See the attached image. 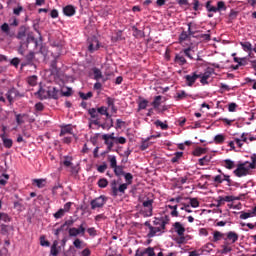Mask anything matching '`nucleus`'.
Segmentation results:
<instances>
[{
  "label": "nucleus",
  "mask_w": 256,
  "mask_h": 256,
  "mask_svg": "<svg viewBox=\"0 0 256 256\" xmlns=\"http://www.w3.org/2000/svg\"><path fill=\"white\" fill-rule=\"evenodd\" d=\"M23 97H25V94L17 90L15 87H12L6 93V99L9 101L10 105H13L15 99H23Z\"/></svg>",
  "instance_id": "1"
},
{
  "label": "nucleus",
  "mask_w": 256,
  "mask_h": 256,
  "mask_svg": "<svg viewBox=\"0 0 256 256\" xmlns=\"http://www.w3.org/2000/svg\"><path fill=\"white\" fill-rule=\"evenodd\" d=\"M105 203H107V197H105L104 195H101V196L91 200V202H90L91 209L92 210L101 209L105 206Z\"/></svg>",
  "instance_id": "2"
},
{
  "label": "nucleus",
  "mask_w": 256,
  "mask_h": 256,
  "mask_svg": "<svg viewBox=\"0 0 256 256\" xmlns=\"http://www.w3.org/2000/svg\"><path fill=\"white\" fill-rule=\"evenodd\" d=\"M17 125H24V123H35V118H30L29 114H16Z\"/></svg>",
  "instance_id": "3"
},
{
  "label": "nucleus",
  "mask_w": 256,
  "mask_h": 256,
  "mask_svg": "<svg viewBox=\"0 0 256 256\" xmlns=\"http://www.w3.org/2000/svg\"><path fill=\"white\" fill-rule=\"evenodd\" d=\"M233 173L236 177H247L249 175V168L245 167V163H241L237 165Z\"/></svg>",
  "instance_id": "4"
},
{
  "label": "nucleus",
  "mask_w": 256,
  "mask_h": 256,
  "mask_svg": "<svg viewBox=\"0 0 256 256\" xmlns=\"http://www.w3.org/2000/svg\"><path fill=\"white\" fill-rule=\"evenodd\" d=\"M85 222L82 223L78 228H69L68 235L69 237H77V235H85Z\"/></svg>",
  "instance_id": "5"
},
{
  "label": "nucleus",
  "mask_w": 256,
  "mask_h": 256,
  "mask_svg": "<svg viewBox=\"0 0 256 256\" xmlns=\"http://www.w3.org/2000/svg\"><path fill=\"white\" fill-rule=\"evenodd\" d=\"M90 77L93 76V79L94 81H103V83H105V81H107V79H105L103 77V72L101 71V69L97 68V67H93L91 70H90V73H89Z\"/></svg>",
  "instance_id": "6"
},
{
  "label": "nucleus",
  "mask_w": 256,
  "mask_h": 256,
  "mask_svg": "<svg viewBox=\"0 0 256 256\" xmlns=\"http://www.w3.org/2000/svg\"><path fill=\"white\" fill-rule=\"evenodd\" d=\"M223 181H226L228 183V187H231V183H233V181L231 180V176L222 173L221 175H216L214 177V183H223Z\"/></svg>",
  "instance_id": "7"
},
{
  "label": "nucleus",
  "mask_w": 256,
  "mask_h": 256,
  "mask_svg": "<svg viewBox=\"0 0 256 256\" xmlns=\"http://www.w3.org/2000/svg\"><path fill=\"white\" fill-rule=\"evenodd\" d=\"M142 205L147 209L145 211V217H151L153 215V199L145 200Z\"/></svg>",
  "instance_id": "8"
},
{
  "label": "nucleus",
  "mask_w": 256,
  "mask_h": 256,
  "mask_svg": "<svg viewBox=\"0 0 256 256\" xmlns=\"http://www.w3.org/2000/svg\"><path fill=\"white\" fill-rule=\"evenodd\" d=\"M200 77L201 75H198L197 72H193L192 74L186 75L185 79L188 87H193V84L195 83V81L200 79Z\"/></svg>",
  "instance_id": "9"
},
{
  "label": "nucleus",
  "mask_w": 256,
  "mask_h": 256,
  "mask_svg": "<svg viewBox=\"0 0 256 256\" xmlns=\"http://www.w3.org/2000/svg\"><path fill=\"white\" fill-rule=\"evenodd\" d=\"M191 25L192 23H188V33L187 31H183L181 34H180V41H187V39L189 38V35H195V33H197V31L193 30L191 28Z\"/></svg>",
  "instance_id": "10"
},
{
  "label": "nucleus",
  "mask_w": 256,
  "mask_h": 256,
  "mask_svg": "<svg viewBox=\"0 0 256 256\" xmlns=\"http://www.w3.org/2000/svg\"><path fill=\"white\" fill-rule=\"evenodd\" d=\"M88 114L90 115L93 125H99V112L95 108L88 109Z\"/></svg>",
  "instance_id": "11"
},
{
  "label": "nucleus",
  "mask_w": 256,
  "mask_h": 256,
  "mask_svg": "<svg viewBox=\"0 0 256 256\" xmlns=\"http://www.w3.org/2000/svg\"><path fill=\"white\" fill-rule=\"evenodd\" d=\"M173 229L178 236L185 235V227L183 224H181V222H175L173 224Z\"/></svg>",
  "instance_id": "12"
},
{
  "label": "nucleus",
  "mask_w": 256,
  "mask_h": 256,
  "mask_svg": "<svg viewBox=\"0 0 256 256\" xmlns=\"http://www.w3.org/2000/svg\"><path fill=\"white\" fill-rule=\"evenodd\" d=\"M168 221H169V219H167V216H166V220H165V218H155L153 221V224L159 225V226H157L158 228L165 230V227H166Z\"/></svg>",
  "instance_id": "13"
},
{
  "label": "nucleus",
  "mask_w": 256,
  "mask_h": 256,
  "mask_svg": "<svg viewBox=\"0 0 256 256\" xmlns=\"http://www.w3.org/2000/svg\"><path fill=\"white\" fill-rule=\"evenodd\" d=\"M99 49V40H97V38H93L88 46V51L90 53H95V51H97Z\"/></svg>",
  "instance_id": "14"
},
{
  "label": "nucleus",
  "mask_w": 256,
  "mask_h": 256,
  "mask_svg": "<svg viewBox=\"0 0 256 256\" xmlns=\"http://www.w3.org/2000/svg\"><path fill=\"white\" fill-rule=\"evenodd\" d=\"M36 97H38V99H41V101H43V99H49V90H45L42 87H40V89L35 93Z\"/></svg>",
  "instance_id": "15"
},
{
  "label": "nucleus",
  "mask_w": 256,
  "mask_h": 256,
  "mask_svg": "<svg viewBox=\"0 0 256 256\" xmlns=\"http://www.w3.org/2000/svg\"><path fill=\"white\" fill-rule=\"evenodd\" d=\"M63 13L64 15H66V17H73V15H75L76 10H75V6L73 5H67L63 8Z\"/></svg>",
  "instance_id": "16"
},
{
  "label": "nucleus",
  "mask_w": 256,
  "mask_h": 256,
  "mask_svg": "<svg viewBox=\"0 0 256 256\" xmlns=\"http://www.w3.org/2000/svg\"><path fill=\"white\" fill-rule=\"evenodd\" d=\"M102 139H103L105 145L107 146V153H109L110 151H113L115 141L107 138V136H102Z\"/></svg>",
  "instance_id": "17"
},
{
  "label": "nucleus",
  "mask_w": 256,
  "mask_h": 256,
  "mask_svg": "<svg viewBox=\"0 0 256 256\" xmlns=\"http://www.w3.org/2000/svg\"><path fill=\"white\" fill-rule=\"evenodd\" d=\"M27 26H21L17 33V39H22V41L27 37Z\"/></svg>",
  "instance_id": "18"
},
{
  "label": "nucleus",
  "mask_w": 256,
  "mask_h": 256,
  "mask_svg": "<svg viewBox=\"0 0 256 256\" xmlns=\"http://www.w3.org/2000/svg\"><path fill=\"white\" fill-rule=\"evenodd\" d=\"M211 159H213V156L206 155L203 158H200L198 160V163H199L200 167H204V165H209V163H211Z\"/></svg>",
  "instance_id": "19"
},
{
  "label": "nucleus",
  "mask_w": 256,
  "mask_h": 256,
  "mask_svg": "<svg viewBox=\"0 0 256 256\" xmlns=\"http://www.w3.org/2000/svg\"><path fill=\"white\" fill-rule=\"evenodd\" d=\"M72 135L73 134V128H71V125H66L61 128L60 131V137H64V135Z\"/></svg>",
  "instance_id": "20"
},
{
  "label": "nucleus",
  "mask_w": 256,
  "mask_h": 256,
  "mask_svg": "<svg viewBox=\"0 0 256 256\" xmlns=\"http://www.w3.org/2000/svg\"><path fill=\"white\" fill-rule=\"evenodd\" d=\"M227 239L228 241H232V243H237L239 241V234L236 232L230 231L227 233Z\"/></svg>",
  "instance_id": "21"
},
{
  "label": "nucleus",
  "mask_w": 256,
  "mask_h": 256,
  "mask_svg": "<svg viewBox=\"0 0 256 256\" xmlns=\"http://www.w3.org/2000/svg\"><path fill=\"white\" fill-rule=\"evenodd\" d=\"M160 231H163V229L152 226V227H150V230H149V232L147 234V237L149 239H152V237H155L157 235V233H160Z\"/></svg>",
  "instance_id": "22"
},
{
  "label": "nucleus",
  "mask_w": 256,
  "mask_h": 256,
  "mask_svg": "<svg viewBox=\"0 0 256 256\" xmlns=\"http://www.w3.org/2000/svg\"><path fill=\"white\" fill-rule=\"evenodd\" d=\"M2 142H3V146L6 149H11V147H13V139L7 138L5 137V135L2 136Z\"/></svg>",
  "instance_id": "23"
},
{
  "label": "nucleus",
  "mask_w": 256,
  "mask_h": 256,
  "mask_svg": "<svg viewBox=\"0 0 256 256\" xmlns=\"http://www.w3.org/2000/svg\"><path fill=\"white\" fill-rule=\"evenodd\" d=\"M48 97L50 99H59V90L57 88L53 87L48 90Z\"/></svg>",
  "instance_id": "24"
},
{
  "label": "nucleus",
  "mask_w": 256,
  "mask_h": 256,
  "mask_svg": "<svg viewBox=\"0 0 256 256\" xmlns=\"http://www.w3.org/2000/svg\"><path fill=\"white\" fill-rule=\"evenodd\" d=\"M223 167H225V169H235V162L231 159H225L223 160Z\"/></svg>",
  "instance_id": "25"
},
{
  "label": "nucleus",
  "mask_w": 256,
  "mask_h": 256,
  "mask_svg": "<svg viewBox=\"0 0 256 256\" xmlns=\"http://www.w3.org/2000/svg\"><path fill=\"white\" fill-rule=\"evenodd\" d=\"M111 187V195L112 197H117L119 195V190L117 188V182L114 180L110 184Z\"/></svg>",
  "instance_id": "26"
},
{
  "label": "nucleus",
  "mask_w": 256,
  "mask_h": 256,
  "mask_svg": "<svg viewBox=\"0 0 256 256\" xmlns=\"http://www.w3.org/2000/svg\"><path fill=\"white\" fill-rule=\"evenodd\" d=\"M174 61L178 65H185L187 63V60L185 59V56H183L181 54H176Z\"/></svg>",
  "instance_id": "27"
},
{
  "label": "nucleus",
  "mask_w": 256,
  "mask_h": 256,
  "mask_svg": "<svg viewBox=\"0 0 256 256\" xmlns=\"http://www.w3.org/2000/svg\"><path fill=\"white\" fill-rule=\"evenodd\" d=\"M240 45L246 53L253 51V45L251 42H240Z\"/></svg>",
  "instance_id": "28"
},
{
  "label": "nucleus",
  "mask_w": 256,
  "mask_h": 256,
  "mask_svg": "<svg viewBox=\"0 0 256 256\" xmlns=\"http://www.w3.org/2000/svg\"><path fill=\"white\" fill-rule=\"evenodd\" d=\"M39 78L37 77V75H32L27 77L26 81L28 83V85H30V87H35V85H37V80Z\"/></svg>",
  "instance_id": "29"
},
{
  "label": "nucleus",
  "mask_w": 256,
  "mask_h": 256,
  "mask_svg": "<svg viewBox=\"0 0 256 256\" xmlns=\"http://www.w3.org/2000/svg\"><path fill=\"white\" fill-rule=\"evenodd\" d=\"M241 197H245V194H241L240 196H225L224 197V201H226V203H231L233 201H241Z\"/></svg>",
  "instance_id": "30"
},
{
  "label": "nucleus",
  "mask_w": 256,
  "mask_h": 256,
  "mask_svg": "<svg viewBox=\"0 0 256 256\" xmlns=\"http://www.w3.org/2000/svg\"><path fill=\"white\" fill-rule=\"evenodd\" d=\"M205 153H207V148H202V147H197L194 151H193V155L195 157H201V155H205Z\"/></svg>",
  "instance_id": "31"
},
{
  "label": "nucleus",
  "mask_w": 256,
  "mask_h": 256,
  "mask_svg": "<svg viewBox=\"0 0 256 256\" xmlns=\"http://www.w3.org/2000/svg\"><path fill=\"white\" fill-rule=\"evenodd\" d=\"M57 245H59V242L55 240L51 246L50 253L53 256H58L59 255V250L57 249Z\"/></svg>",
  "instance_id": "32"
},
{
  "label": "nucleus",
  "mask_w": 256,
  "mask_h": 256,
  "mask_svg": "<svg viewBox=\"0 0 256 256\" xmlns=\"http://www.w3.org/2000/svg\"><path fill=\"white\" fill-rule=\"evenodd\" d=\"M33 183H35L36 186L39 189H43V187H45V184L47 183V180H45V179H34Z\"/></svg>",
  "instance_id": "33"
},
{
  "label": "nucleus",
  "mask_w": 256,
  "mask_h": 256,
  "mask_svg": "<svg viewBox=\"0 0 256 256\" xmlns=\"http://www.w3.org/2000/svg\"><path fill=\"white\" fill-rule=\"evenodd\" d=\"M123 176H124V179L126 181V185H132V183H133V174L124 172Z\"/></svg>",
  "instance_id": "34"
},
{
  "label": "nucleus",
  "mask_w": 256,
  "mask_h": 256,
  "mask_svg": "<svg viewBox=\"0 0 256 256\" xmlns=\"http://www.w3.org/2000/svg\"><path fill=\"white\" fill-rule=\"evenodd\" d=\"M222 239H223V233H221L219 231H214L213 242L217 243V241H221Z\"/></svg>",
  "instance_id": "35"
},
{
  "label": "nucleus",
  "mask_w": 256,
  "mask_h": 256,
  "mask_svg": "<svg viewBox=\"0 0 256 256\" xmlns=\"http://www.w3.org/2000/svg\"><path fill=\"white\" fill-rule=\"evenodd\" d=\"M79 97L80 99H83V101H87L88 99H91V97H93V92H88V93H83V92H79Z\"/></svg>",
  "instance_id": "36"
},
{
  "label": "nucleus",
  "mask_w": 256,
  "mask_h": 256,
  "mask_svg": "<svg viewBox=\"0 0 256 256\" xmlns=\"http://www.w3.org/2000/svg\"><path fill=\"white\" fill-rule=\"evenodd\" d=\"M149 105V101L148 100H141L139 103H138V111H141L143 109H147V106Z\"/></svg>",
  "instance_id": "37"
},
{
  "label": "nucleus",
  "mask_w": 256,
  "mask_h": 256,
  "mask_svg": "<svg viewBox=\"0 0 256 256\" xmlns=\"http://www.w3.org/2000/svg\"><path fill=\"white\" fill-rule=\"evenodd\" d=\"M179 205H168V209H172L171 216L172 217H179V212L177 211V208Z\"/></svg>",
  "instance_id": "38"
},
{
  "label": "nucleus",
  "mask_w": 256,
  "mask_h": 256,
  "mask_svg": "<svg viewBox=\"0 0 256 256\" xmlns=\"http://www.w3.org/2000/svg\"><path fill=\"white\" fill-rule=\"evenodd\" d=\"M206 9L208 13H217V7L211 5V1L206 2Z\"/></svg>",
  "instance_id": "39"
},
{
  "label": "nucleus",
  "mask_w": 256,
  "mask_h": 256,
  "mask_svg": "<svg viewBox=\"0 0 256 256\" xmlns=\"http://www.w3.org/2000/svg\"><path fill=\"white\" fill-rule=\"evenodd\" d=\"M115 145H125V143H127V138L120 136V137H116V139L114 140Z\"/></svg>",
  "instance_id": "40"
},
{
  "label": "nucleus",
  "mask_w": 256,
  "mask_h": 256,
  "mask_svg": "<svg viewBox=\"0 0 256 256\" xmlns=\"http://www.w3.org/2000/svg\"><path fill=\"white\" fill-rule=\"evenodd\" d=\"M114 169V173L116 175V177H121V175L125 174V171L123 170V166H117Z\"/></svg>",
  "instance_id": "41"
},
{
  "label": "nucleus",
  "mask_w": 256,
  "mask_h": 256,
  "mask_svg": "<svg viewBox=\"0 0 256 256\" xmlns=\"http://www.w3.org/2000/svg\"><path fill=\"white\" fill-rule=\"evenodd\" d=\"M0 221H4V223L11 222V217H9V214L0 212Z\"/></svg>",
  "instance_id": "42"
},
{
  "label": "nucleus",
  "mask_w": 256,
  "mask_h": 256,
  "mask_svg": "<svg viewBox=\"0 0 256 256\" xmlns=\"http://www.w3.org/2000/svg\"><path fill=\"white\" fill-rule=\"evenodd\" d=\"M155 125L156 127H160L163 131H167V129H169V125L163 123L161 120H156Z\"/></svg>",
  "instance_id": "43"
},
{
  "label": "nucleus",
  "mask_w": 256,
  "mask_h": 256,
  "mask_svg": "<svg viewBox=\"0 0 256 256\" xmlns=\"http://www.w3.org/2000/svg\"><path fill=\"white\" fill-rule=\"evenodd\" d=\"M107 185H109V181H107L106 178H102L98 180V187H100V189H105Z\"/></svg>",
  "instance_id": "44"
},
{
  "label": "nucleus",
  "mask_w": 256,
  "mask_h": 256,
  "mask_svg": "<svg viewBox=\"0 0 256 256\" xmlns=\"http://www.w3.org/2000/svg\"><path fill=\"white\" fill-rule=\"evenodd\" d=\"M217 11H227V6H225V2L223 1L217 2L216 13Z\"/></svg>",
  "instance_id": "45"
},
{
  "label": "nucleus",
  "mask_w": 256,
  "mask_h": 256,
  "mask_svg": "<svg viewBox=\"0 0 256 256\" xmlns=\"http://www.w3.org/2000/svg\"><path fill=\"white\" fill-rule=\"evenodd\" d=\"M73 245L76 249H83V240L79 239V238H76L74 241H73Z\"/></svg>",
  "instance_id": "46"
},
{
  "label": "nucleus",
  "mask_w": 256,
  "mask_h": 256,
  "mask_svg": "<svg viewBox=\"0 0 256 256\" xmlns=\"http://www.w3.org/2000/svg\"><path fill=\"white\" fill-rule=\"evenodd\" d=\"M181 157H183V152H176L174 154V157H172V159H171V163H178L179 159H181Z\"/></svg>",
  "instance_id": "47"
},
{
  "label": "nucleus",
  "mask_w": 256,
  "mask_h": 256,
  "mask_svg": "<svg viewBox=\"0 0 256 256\" xmlns=\"http://www.w3.org/2000/svg\"><path fill=\"white\" fill-rule=\"evenodd\" d=\"M214 141L215 143L221 145L222 143L225 142V136H223V134H218L215 136Z\"/></svg>",
  "instance_id": "48"
},
{
  "label": "nucleus",
  "mask_w": 256,
  "mask_h": 256,
  "mask_svg": "<svg viewBox=\"0 0 256 256\" xmlns=\"http://www.w3.org/2000/svg\"><path fill=\"white\" fill-rule=\"evenodd\" d=\"M71 161H73V158H71L69 156H66L64 158V161H63L64 167H72L73 166V162H71Z\"/></svg>",
  "instance_id": "49"
},
{
  "label": "nucleus",
  "mask_w": 256,
  "mask_h": 256,
  "mask_svg": "<svg viewBox=\"0 0 256 256\" xmlns=\"http://www.w3.org/2000/svg\"><path fill=\"white\" fill-rule=\"evenodd\" d=\"M175 242L178 245H183V244L187 243V238H185V235L178 236V237L175 238Z\"/></svg>",
  "instance_id": "50"
},
{
  "label": "nucleus",
  "mask_w": 256,
  "mask_h": 256,
  "mask_svg": "<svg viewBox=\"0 0 256 256\" xmlns=\"http://www.w3.org/2000/svg\"><path fill=\"white\" fill-rule=\"evenodd\" d=\"M186 97H187V92H185V90H182L177 93L176 101H181L183 99H186Z\"/></svg>",
  "instance_id": "51"
},
{
  "label": "nucleus",
  "mask_w": 256,
  "mask_h": 256,
  "mask_svg": "<svg viewBox=\"0 0 256 256\" xmlns=\"http://www.w3.org/2000/svg\"><path fill=\"white\" fill-rule=\"evenodd\" d=\"M193 9L194 11H201L203 9V4H201L199 0H194Z\"/></svg>",
  "instance_id": "52"
},
{
  "label": "nucleus",
  "mask_w": 256,
  "mask_h": 256,
  "mask_svg": "<svg viewBox=\"0 0 256 256\" xmlns=\"http://www.w3.org/2000/svg\"><path fill=\"white\" fill-rule=\"evenodd\" d=\"M161 96H156L154 98V101L152 102V106L154 107V109H157L159 107V105H161Z\"/></svg>",
  "instance_id": "53"
},
{
  "label": "nucleus",
  "mask_w": 256,
  "mask_h": 256,
  "mask_svg": "<svg viewBox=\"0 0 256 256\" xmlns=\"http://www.w3.org/2000/svg\"><path fill=\"white\" fill-rule=\"evenodd\" d=\"M144 255L155 256V249L153 247H148L144 249Z\"/></svg>",
  "instance_id": "54"
},
{
  "label": "nucleus",
  "mask_w": 256,
  "mask_h": 256,
  "mask_svg": "<svg viewBox=\"0 0 256 256\" xmlns=\"http://www.w3.org/2000/svg\"><path fill=\"white\" fill-rule=\"evenodd\" d=\"M10 229H11V226L2 224L1 225V234L7 235L9 233Z\"/></svg>",
  "instance_id": "55"
},
{
  "label": "nucleus",
  "mask_w": 256,
  "mask_h": 256,
  "mask_svg": "<svg viewBox=\"0 0 256 256\" xmlns=\"http://www.w3.org/2000/svg\"><path fill=\"white\" fill-rule=\"evenodd\" d=\"M7 181H9V175L8 174H3L0 177V185H2V186L7 185Z\"/></svg>",
  "instance_id": "56"
},
{
  "label": "nucleus",
  "mask_w": 256,
  "mask_h": 256,
  "mask_svg": "<svg viewBox=\"0 0 256 256\" xmlns=\"http://www.w3.org/2000/svg\"><path fill=\"white\" fill-rule=\"evenodd\" d=\"M190 201V207L197 208L199 207V200L197 198H188Z\"/></svg>",
  "instance_id": "57"
},
{
  "label": "nucleus",
  "mask_w": 256,
  "mask_h": 256,
  "mask_svg": "<svg viewBox=\"0 0 256 256\" xmlns=\"http://www.w3.org/2000/svg\"><path fill=\"white\" fill-rule=\"evenodd\" d=\"M65 216V210L63 208H60L56 213H54L55 219H61V217Z\"/></svg>",
  "instance_id": "58"
},
{
  "label": "nucleus",
  "mask_w": 256,
  "mask_h": 256,
  "mask_svg": "<svg viewBox=\"0 0 256 256\" xmlns=\"http://www.w3.org/2000/svg\"><path fill=\"white\" fill-rule=\"evenodd\" d=\"M25 59L27 63H33V59H35V53L34 52H29L28 55L25 56Z\"/></svg>",
  "instance_id": "59"
},
{
  "label": "nucleus",
  "mask_w": 256,
  "mask_h": 256,
  "mask_svg": "<svg viewBox=\"0 0 256 256\" xmlns=\"http://www.w3.org/2000/svg\"><path fill=\"white\" fill-rule=\"evenodd\" d=\"M109 162H110L111 169H115V167H117V157L115 156L110 157Z\"/></svg>",
  "instance_id": "60"
},
{
  "label": "nucleus",
  "mask_w": 256,
  "mask_h": 256,
  "mask_svg": "<svg viewBox=\"0 0 256 256\" xmlns=\"http://www.w3.org/2000/svg\"><path fill=\"white\" fill-rule=\"evenodd\" d=\"M251 217H253V214L251 212H241L240 214V219H243V220L249 219Z\"/></svg>",
  "instance_id": "61"
},
{
  "label": "nucleus",
  "mask_w": 256,
  "mask_h": 256,
  "mask_svg": "<svg viewBox=\"0 0 256 256\" xmlns=\"http://www.w3.org/2000/svg\"><path fill=\"white\" fill-rule=\"evenodd\" d=\"M98 111V115H105L107 114V111H109V108L105 107V106H101L99 108H97Z\"/></svg>",
  "instance_id": "62"
},
{
  "label": "nucleus",
  "mask_w": 256,
  "mask_h": 256,
  "mask_svg": "<svg viewBox=\"0 0 256 256\" xmlns=\"http://www.w3.org/2000/svg\"><path fill=\"white\" fill-rule=\"evenodd\" d=\"M13 13H14L17 17H19V15H21V13H23V6L18 5L17 8H14V9H13Z\"/></svg>",
  "instance_id": "63"
},
{
  "label": "nucleus",
  "mask_w": 256,
  "mask_h": 256,
  "mask_svg": "<svg viewBox=\"0 0 256 256\" xmlns=\"http://www.w3.org/2000/svg\"><path fill=\"white\" fill-rule=\"evenodd\" d=\"M129 184L123 183L118 187V193L124 194Z\"/></svg>",
  "instance_id": "64"
}]
</instances>
